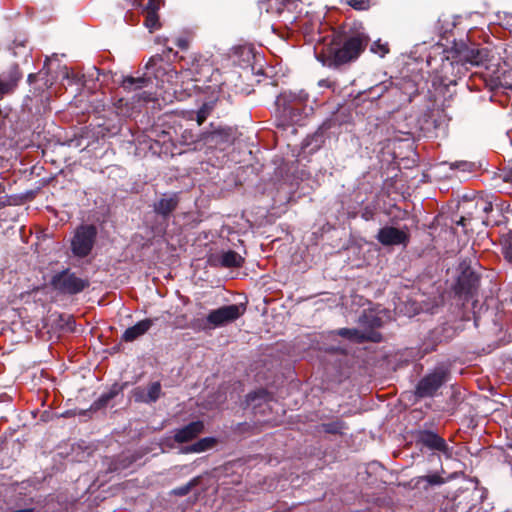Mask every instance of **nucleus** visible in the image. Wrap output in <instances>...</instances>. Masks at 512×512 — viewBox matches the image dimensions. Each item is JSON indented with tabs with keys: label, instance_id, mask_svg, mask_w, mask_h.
Segmentation results:
<instances>
[{
	"label": "nucleus",
	"instance_id": "nucleus-33",
	"mask_svg": "<svg viewBox=\"0 0 512 512\" xmlns=\"http://www.w3.org/2000/svg\"><path fill=\"white\" fill-rule=\"evenodd\" d=\"M319 86L320 87H327L328 86V81L327 80H320L318 82Z\"/></svg>",
	"mask_w": 512,
	"mask_h": 512
},
{
	"label": "nucleus",
	"instance_id": "nucleus-5",
	"mask_svg": "<svg viewBox=\"0 0 512 512\" xmlns=\"http://www.w3.org/2000/svg\"><path fill=\"white\" fill-rule=\"evenodd\" d=\"M51 285L60 293L74 295L87 288L89 286V281L78 277L70 270H64L52 277Z\"/></svg>",
	"mask_w": 512,
	"mask_h": 512
},
{
	"label": "nucleus",
	"instance_id": "nucleus-20",
	"mask_svg": "<svg viewBox=\"0 0 512 512\" xmlns=\"http://www.w3.org/2000/svg\"><path fill=\"white\" fill-rule=\"evenodd\" d=\"M269 398V394L266 390L260 389L258 391L251 392L247 395V404L253 405L255 408L258 405H261V401L266 402Z\"/></svg>",
	"mask_w": 512,
	"mask_h": 512
},
{
	"label": "nucleus",
	"instance_id": "nucleus-3",
	"mask_svg": "<svg viewBox=\"0 0 512 512\" xmlns=\"http://www.w3.org/2000/svg\"><path fill=\"white\" fill-rule=\"evenodd\" d=\"M368 44V38L364 34H356L349 37L342 47L335 50L332 63L339 66L355 60L364 51Z\"/></svg>",
	"mask_w": 512,
	"mask_h": 512
},
{
	"label": "nucleus",
	"instance_id": "nucleus-6",
	"mask_svg": "<svg viewBox=\"0 0 512 512\" xmlns=\"http://www.w3.org/2000/svg\"><path fill=\"white\" fill-rule=\"evenodd\" d=\"M153 83L152 79L145 76L123 77L121 81V87L127 92H135L133 101L135 103H148L155 99V95L152 91L146 90Z\"/></svg>",
	"mask_w": 512,
	"mask_h": 512
},
{
	"label": "nucleus",
	"instance_id": "nucleus-35",
	"mask_svg": "<svg viewBox=\"0 0 512 512\" xmlns=\"http://www.w3.org/2000/svg\"><path fill=\"white\" fill-rule=\"evenodd\" d=\"M107 400H109V397H105V398H101L100 401H103V402H106Z\"/></svg>",
	"mask_w": 512,
	"mask_h": 512
},
{
	"label": "nucleus",
	"instance_id": "nucleus-31",
	"mask_svg": "<svg viewBox=\"0 0 512 512\" xmlns=\"http://www.w3.org/2000/svg\"><path fill=\"white\" fill-rule=\"evenodd\" d=\"M362 218L365 219L366 221L371 220L373 218V211L368 208H365L364 211L362 212Z\"/></svg>",
	"mask_w": 512,
	"mask_h": 512
},
{
	"label": "nucleus",
	"instance_id": "nucleus-4",
	"mask_svg": "<svg viewBox=\"0 0 512 512\" xmlns=\"http://www.w3.org/2000/svg\"><path fill=\"white\" fill-rule=\"evenodd\" d=\"M97 237V229L94 225L79 226L71 240L72 253L77 257H86L93 249Z\"/></svg>",
	"mask_w": 512,
	"mask_h": 512
},
{
	"label": "nucleus",
	"instance_id": "nucleus-11",
	"mask_svg": "<svg viewBox=\"0 0 512 512\" xmlns=\"http://www.w3.org/2000/svg\"><path fill=\"white\" fill-rule=\"evenodd\" d=\"M204 429L202 421H194L174 431V440L178 443H185L196 438Z\"/></svg>",
	"mask_w": 512,
	"mask_h": 512
},
{
	"label": "nucleus",
	"instance_id": "nucleus-1",
	"mask_svg": "<svg viewBox=\"0 0 512 512\" xmlns=\"http://www.w3.org/2000/svg\"><path fill=\"white\" fill-rule=\"evenodd\" d=\"M308 100L309 94L304 90L282 92L275 101L278 125L285 127L299 122L302 114H306Z\"/></svg>",
	"mask_w": 512,
	"mask_h": 512
},
{
	"label": "nucleus",
	"instance_id": "nucleus-21",
	"mask_svg": "<svg viewBox=\"0 0 512 512\" xmlns=\"http://www.w3.org/2000/svg\"><path fill=\"white\" fill-rule=\"evenodd\" d=\"M214 109V102L204 103L196 113V121L201 125Z\"/></svg>",
	"mask_w": 512,
	"mask_h": 512
},
{
	"label": "nucleus",
	"instance_id": "nucleus-19",
	"mask_svg": "<svg viewBox=\"0 0 512 512\" xmlns=\"http://www.w3.org/2000/svg\"><path fill=\"white\" fill-rule=\"evenodd\" d=\"M337 334L357 343H361L368 339L364 333L357 329L341 328L337 331Z\"/></svg>",
	"mask_w": 512,
	"mask_h": 512
},
{
	"label": "nucleus",
	"instance_id": "nucleus-18",
	"mask_svg": "<svg viewBox=\"0 0 512 512\" xmlns=\"http://www.w3.org/2000/svg\"><path fill=\"white\" fill-rule=\"evenodd\" d=\"M477 217L482 219L483 224L488 225V220L484 219L482 214H488L493 209L492 201L488 198L479 197L475 201Z\"/></svg>",
	"mask_w": 512,
	"mask_h": 512
},
{
	"label": "nucleus",
	"instance_id": "nucleus-16",
	"mask_svg": "<svg viewBox=\"0 0 512 512\" xmlns=\"http://www.w3.org/2000/svg\"><path fill=\"white\" fill-rule=\"evenodd\" d=\"M414 486L427 490L431 486H440L445 483L444 479L437 473L419 476L414 478Z\"/></svg>",
	"mask_w": 512,
	"mask_h": 512
},
{
	"label": "nucleus",
	"instance_id": "nucleus-23",
	"mask_svg": "<svg viewBox=\"0 0 512 512\" xmlns=\"http://www.w3.org/2000/svg\"><path fill=\"white\" fill-rule=\"evenodd\" d=\"M197 484V479H193L190 482L186 483L183 486L177 487L173 490V493L177 496H185L187 495L193 486Z\"/></svg>",
	"mask_w": 512,
	"mask_h": 512
},
{
	"label": "nucleus",
	"instance_id": "nucleus-28",
	"mask_svg": "<svg viewBox=\"0 0 512 512\" xmlns=\"http://www.w3.org/2000/svg\"><path fill=\"white\" fill-rule=\"evenodd\" d=\"M504 256L508 262L512 263V235L506 239L504 245Z\"/></svg>",
	"mask_w": 512,
	"mask_h": 512
},
{
	"label": "nucleus",
	"instance_id": "nucleus-13",
	"mask_svg": "<svg viewBox=\"0 0 512 512\" xmlns=\"http://www.w3.org/2000/svg\"><path fill=\"white\" fill-rule=\"evenodd\" d=\"M152 326L153 320H141L124 331L122 335V340L125 342H132L137 338L141 337L142 335H144L145 333H147Z\"/></svg>",
	"mask_w": 512,
	"mask_h": 512
},
{
	"label": "nucleus",
	"instance_id": "nucleus-2",
	"mask_svg": "<svg viewBox=\"0 0 512 512\" xmlns=\"http://www.w3.org/2000/svg\"><path fill=\"white\" fill-rule=\"evenodd\" d=\"M245 312V307L240 304H230L211 310L203 322V329H215L225 326L240 318Z\"/></svg>",
	"mask_w": 512,
	"mask_h": 512
},
{
	"label": "nucleus",
	"instance_id": "nucleus-15",
	"mask_svg": "<svg viewBox=\"0 0 512 512\" xmlns=\"http://www.w3.org/2000/svg\"><path fill=\"white\" fill-rule=\"evenodd\" d=\"M487 58V52L479 48H467L462 53V60L473 66L481 65Z\"/></svg>",
	"mask_w": 512,
	"mask_h": 512
},
{
	"label": "nucleus",
	"instance_id": "nucleus-24",
	"mask_svg": "<svg viewBox=\"0 0 512 512\" xmlns=\"http://www.w3.org/2000/svg\"><path fill=\"white\" fill-rule=\"evenodd\" d=\"M228 137L229 134L226 133L224 130H216L209 134V136L207 137V141L218 143L220 139L223 141H228Z\"/></svg>",
	"mask_w": 512,
	"mask_h": 512
},
{
	"label": "nucleus",
	"instance_id": "nucleus-22",
	"mask_svg": "<svg viewBox=\"0 0 512 512\" xmlns=\"http://www.w3.org/2000/svg\"><path fill=\"white\" fill-rule=\"evenodd\" d=\"M450 168L461 170L463 172H472L475 169V164L468 161H456L450 164Z\"/></svg>",
	"mask_w": 512,
	"mask_h": 512
},
{
	"label": "nucleus",
	"instance_id": "nucleus-7",
	"mask_svg": "<svg viewBox=\"0 0 512 512\" xmlns=\"http://www.w3.org/2000/svg\"><path fill=\"white\" fill-rule=\"evenodd\" d=\"M375 238L384 247H406L410 241V233L407 226L398 228L391 225H385L379 229Z\"/></svg>",
	"mask_w": 512,
	"mask_h": 512
},
{
	"label": "nucleus",
	"instance_id": "nucleus-32",
	"mask_svg": "<svg viewBox=\"0 0 512 512\" xmlns=\"http://www.w3.org/2000/svg\"><path fill=\"white\" fill-rule=\"evenodd\" d=\"M243 53H245L247 55V61L250 60V56H251V50L249 48H243Z\"/></svg>",
	"mask_w": 512,
	"mask_h": 512
},
{
	"label": "nucleus",
	"instance_id": "nucleus-8",
	"mask_svg": "<svg viewBox=\"0 0 512 512\" xmlns=\"http://www.w3.org/2000/svg\"><path fill=\"white\" fill-rule=\"evenodd\" d=\"M446 382V372L439 368L423 377L416 386L418 397H431Z\"/></svg>",
	"mask_w": 512,
	"mask_h": 512
},
{
	"label": "nucleus",
	"instance_id": "nucleus-12",
	"mask_svg": "<svg viewBox=\"0 0 512 512\" xmlns=\"http://www.w3.org/2000/svg\"><path fill=\"white\" fill-rule=\"evenodd\" d=\"M178 203L176 194L164 195L154 204V211L163 218H167L177 208Z\"/></svg>",
	"mask_w": 512,
	"mask_h": 512
},
{
	"label": "nucleus",
	"instance_id": "nucleus-36",
	"mask_svg": "<svg viewBox=\"0 0 512 512\" xmlns=\"http://www.w3.org/2000/svg\"><path fill=\"white\" fill-rule=\"evenodd\" d=\"M509 447L512 449V442L509 444Z\"/></svg>",
	"mask_w": 512,
	"mask_h": 512
},
{
	"label": "nucleus",
	"instance_id": "nucleus-17",
	"mask_svg": "<svg viewBox=\"0 0 512 512\" xmlns=\"http://www.w3.org/2000/svg\"><path fill=\"white\" fill-rule=\"evenodd\" d=\"M215 444L213 438H202L196 443L186 446L182 449V453H200L210 449Z\"/></svg>",
	"mask_w": 512,
	"mask_h": 512
},
{
	"label": "nucleus",
	"instance_id": "nucleus-30",
	"mask_svg": "<svg viewBox=\"0 0 512 512\" xmlns=\"http://www.w3.org/2000/svg\"><path fill=\"white\" fill-rule=\"evenodd\" d=\"M176 45L182 50H185L188 48V40L186 38H178L176 40Z\"/></svg>",
	"mask_w": 512,
	"mask_h": 512
},
{
	"label": "nucleus",
	"instance_id": "nucleus-10",
	"mask_svg": "<svg viewBox=\"0 0 512 512\" xmlns=\"http://www.w3.org/2000/svg\"><path fill=\"white\" fill-rule=\"evenodd\" d=\"M161 395V384L159 382H153L147 387H137L133 390V397L136 402L141 403H154Z\"/></svg>",
	"mask_w": 512,
	"mask_h": 512
},
{
	"label": "nucleus",
	"instance_id": "nucleus-14",
	"mask_svg": "<svg viewBox=\"0 0 512 512\" xmlns=\"http://www.w3.org/2000/svg\"><path fill=\"white\" fill-rule=\"evenodd\" d=\"M218 264L225 268H239L244 262V258L235 251L229 250L215 256Z\"/></svg>",
	"mask_w": 512,
	"mask_h": 512
},
{
	"label": "nucleus",
	"instance_id": "nucleus-29",
	"mask_svg": "<svg viewBox=\"0 0 512 512\" xmlns=\"http://www.w3.org/2000/svg\"><path fill=\"white\" fill-rule=\"evenodd\" d=\"M371 50L375 53H379L382 57L389 51L387 45L381 44L380 42H375L372 45Z\"/></svg>",
	"mask_w": 512,
	"mask_h": 512
},
{
	"label": "nucleus",
	"instance_id": "nucleus-26",
	"mask_svg": "<svg viewBox=\"0 0 512 512\" xmlns=\"http://www.w3.org/2000/svg\"><path fill=\"white\" fill-rule=\"evenodd\" d=\"M17 79L5 82L0 80V96L10 92L16 85Z\"/></svg>",
	"mask_w": 512,
	"mask_h": 512
},
{
	"label": "nucleus",
	"instance_id": "nucleus-27",
	"mask_svg": "<svg viewBox=\"0 0 512 512\" xmlns=\"http://www.w3.org/2000/svg\"><path fill=\"white\" fill-rule=\"evenodd\" d=\"M348 4L356 10H366L369 7V0H349Z\"/></svg>",
	"mask_w": 512,
	"mask_h": 512
},
{
	"label": "nucleus",
	"instance_id": "nucleus-34",
	"mask_svg": "<svg viewBox=\"0 0 512 512\" xmlns=\"http://www.w3.org/2000/svg\"><path fill=\"white\" fill-rule=\"evenodd\" d=\"M465 221H466V218L465 217H461L460 220L458 221V224L462 225V226H465Z\"/></svg>",
	"mask_w": 512,
	"mask_h": 512
},
{
	"label": "nucleus",
	"instance_id": "nucleus-9",
	"mask_svg": "<svg viewBox=\"0 0 512 512\" xmlns=\"http://www.w3.org/2000/svg\"><path fill=\"white\" fill-rule=\"evenodd\" d=\"M418 442L430 450L441 452L447 458L452 457L453 449L448 446L442 437L432 431H421L418 436Z\"/></svg>",
	"mask_w": 512,
	"mask_h": 512
},
{
	"label": "nucleus",
	"instance_id": "nucleus-25",
	"mask_svg": "<svg viewBox=\"0 0 512 512\" xmlns=\"http://www.w3.org/2000/svg\"><path fill=\"white\" fill-rule=\"evenodd\" d=\"M145 25L150 31L156 29L158 27V17L154 12H149L147 14Z\"/></svg>",
	"mask_w": 512,
	"mask_h": 512
}]
</instances>
